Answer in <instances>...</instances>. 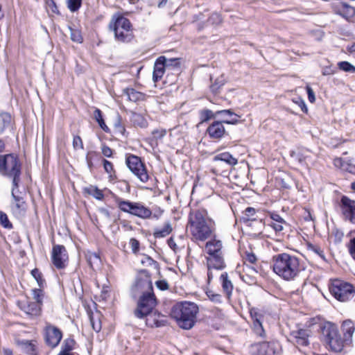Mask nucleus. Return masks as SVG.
<instances>
[{"mask_svg":"<svg viewBox=\"0 0 355 355\" xmlns=\"http://www.w3.org/2000/svg\"><path fill=\"white\" fill-rule=\"evenodd\" d=\"M355 323L350 319L343 320L340 332L338 326L331 322H325L320 326V340L329 351L340 354L353 347Z\"/></svg>","mask_w":355,"mask_h":355,"instance_id":"obj_1","label":"nucleus"},{"mask_svg":"<svg viewBox=\"0 0 355 355\" xmlns=\"http://www.w3.org/2000/svg\"><path fill=\"white\" fill-rule=\"evenodd\" d=\"M187 228L196 241L203 242L216 235V222L205 209L190 211Z\"/></svg>","mask_w":355,"mask_h":355,"instance_id":"obj_2","label":"nucleus"},{"mask_svg":"<svg viewBox=\"0 0 355 355\" xmlns=\"http://www.w3.org/2000/svg\"><path fill=\"white\" fill-rule=\"evenodd\" d=\"M272 271L286 282L295 281L305 270L303 261L295 255L280 253L272 259Z\"/></svg>","mask_w":355,"mask_h":355,"instance_id":"obj_3","label":"nucleus"},{"mask_svg":"<svg viewBox=\"0 0 355 355\" xmlns=\"http://www.w3.org/2000/svg\"><path fill=\"white\" fill-rule=\"evenodd\" d=\"M198 311L196 303L184 301L173 306L171 315L180 328L188 330L195 325Z\"/></svg>","mask_w":355,"mask_h":355,"instance_id":"obj_4","label":"nucleus"},{"mask_svg":"<svg viewBox=\"0 0 355 355\" xmlns=\"http://www.w3.org/2000/svg\"><path fill=\"white\" fill-rule=\"evenodd\" d=\"M22 171V163L15 153L0 154V175L12 179L14 189H18Z\"/></svg>","mask_w":355,"mask_h":355,"instance_id":"obj_5","label":"nucleus"},{"mask_svg":"<svg viewBox=\"0 0 355 355\" xmlns=\"http://www.w3.org/2000/svg\"><path fill=\"white\" fill-rule=\"evenodd\" d=\"M209 239L205 244L207 266L222 270L226 267L223 242L216 235Z\"/></svg>","mask_w":355,"mask_h":355,"instance_id":"obj_6","label":"nucleus"},{"mask_svg":"<svg viewBox=\"0 0 355 355\" xmlns=\"http://www.w3.org/2000/svg\"><path fill=\"white\" fill-rule=\"evenodd\" d=\"M110 27L114 31L115 40L119 42L128 43L134 39L132 25L130 21L123 16L113 18Z\"/></svg>","mask_w":355,"mask_h":355,"instance_id":"obj_7","label":"nucleus"},{"mask_svg":"<svg viewBox=\"0 0 355 355\" xmlns=\"http://www.w3.org/2000/svg\"><path fill=\"white\" fill-rule=\"evenodd\" d=\"M115 202L118 208L123 212L128 213L141 219H148L151 218L152 211L141 202H132L119 197L115 198Z\"/></svg>","mask_w":355,"mask_h":355,"instance_id":"obj_8","label":"nucleus"},{"mask_svg":"<svg viewBox=\"0 0 355 355\" xmlns=\"http://www.w3.org/2000/svg\"><path fill=\"white\" fill-rule=\"evenodd\" d=\"M329 289L335 299L343 302L350 300L355 295L354 286L341 279L332 280Z\"/></svg>","mask_w":355,"mask_h":355,"instance_id":"obj_9","label":"nucleus"},{"mask_svg":"<svg viewBox=\"0 0 355 355\" xmlns=\"http://www.w3.org/2000/svg\"><path fill=\"white\" fill-rule=\"evenodd\" d=\"M153 291V286L150 275L146 270H141L136 277L135 281L131 287V296L134 299L140 297Z\"/></svg>","mask_w":355,"mask_h":355,"instance_id":"obj_10","label":"nucleus"},{"mask_svg":"<svg viewBox=\"0 0 355 355\" xmlns=\"http://www.w3.org/2000/svg\"><path fill=\"white\" fill-rule=\"evenodd\" d=\"M252 355H280L282 347L277 340L255 343L250 346Z\"/></svg>","mask_w":355,"mask_h":355,"instance_id":"obj_11","label":"nucleus"},{"mask_svg":"<svg viewBox=\"0 0 355 355\" xmlns=\"http://www.w3.org/2000/svg\"><path fill=\"white\" fill-rule=\"evenodd\" d=\"M289 341L297 348H307L311 345V338L313 332L310 326H297V329L290 332Z\"/></svg>","mask_w":355,"mask_h":355,"instance_id":"obj_12","label":"nucleus"},{"mask_svg":"<svg viewBox=\"0 0 355 355\" xmlns=\"http://www.w3.org/2000/svg\"><path fill=\"white\" fill-rule=\"evenodd\" d=\"M157 304V300L153 291L141 295L138 298L137 308L134 311L135 317L140 319L144 318L145 315L152 312Z\"/></svg>","mask_w":355,"mask_h":355,"instance_id":"obj_13","label":"nucleus"},{"mask_svg":"<svg viewBox=\"0 0 355 355\" xmlns=\"http://www.w3.org/2000/svg\"><path fill=\"white\" fill-rule=\"evenodd\" d=\"M125 164L130 171L143 183L149 180V175L141 158L135 155H128L125 158Z\"/></svg>","mask_w":355,"mask_h":355,"instance_id":"obj_14","label":"nucleus"},{"mask_svg":"<svg viewBox=\"0 0 355 355\" xmlns=\"http://www.w3.org/2000/svg\"><path fill=\"white\" fill-rule=\"evenodd\" d=\"M63 337V333L60 329L50 323H47L44 329V340L45 344L50 348L57 347Z\"/></svg>","mask_w":355,"mask_h":355,"instance_id":"obj_15","label":"nucleus"},{"mask_svg":"<svg viewBox=\"0 0 355 355\" xmlns=\"http://www.w3.org/2000/svg\"><path fill=\"white\" fill-rule=\"evenodd\" d=\"M250 316L252 320V329L253 333L259 338H264L266 336L263 327L264 313L262 310L252 307L250 309Z\"/></svg>","mask_w":355,"mask_h":355,"instance_id":"obj_16","label":"nucleus"},{"mask_svg":"<svg viewBox=\"0 0 355 355\" xmlns=\"http://www.w3.org/2000/svg\"><path fill=\"white\" fill-rule=\"evenodd\" d=\"M51 261L53 266L58 270L67 267L69 261V256L66 248L62 245H54L51 252Z\"/></svg>","mask_w":355,"mask_h":355,"instance_id":"obj_17","label":"nucleus"},{"mask_svg":"<svg viewBox=\"0 0 355 355\" xmlns=\"http://www.w3.org/2000/svg\"><path fill=\"white\" fill-rule=\"evenodd\" d=\"M340 207L345 220L355 224V201L347 196H343Z\"/></svg>","mask_w":355,"mask_h":355,"instance_id":"obj_18","label":"nucleus"},{"mask_svg":"<svg viewBox=\"0 0 355 355\" xmlns=\"http://www.w3.org/2000/svg\"><path fill=\"white\" fill-rule=\"evenodd\" d=\"M146 324L149 327H160L167 324L168 320L166 316L158 312L152 311L150 313L145 315Z\"/></svg>","mask_w":355,"mask_h":355,"instance_id":"obj_19","label":"nucleus"},{"mask_svg":"<svg viewBox=\"0 0 355 355\" xmlns=\"http://www.w3.org/2000/svg\"><path fill=\"white\" fill-rule=\"evenodd\" d=\"M19 309L31 318L37 317L41 315L42 306L35 302L29 300L20 301L18 302Z\"/></svg>","mask_w":355,"mask_h":355,"instance_id":"obj_20","label":"nucleus"},{"mask_svg":"<svg viewBox=\"0 0 355 355\" xmlns=\"http://www.w3.org/2000/svg\"><path fill=\"white\" fill-rule=\"evenodd\" d=\"M335 14L338 15L347 20H349L355 15V8L345 2H339L332 6Z\"/></svg>","mask_w":355,"mask_h":355,"instance_id":"obj_21","label":"nucleus"},{"mask_svg":"<svg viewBox=\"0 0 355 355\" xmlns=\"http://www.w3.org/2000/svg\"><path fill=\"white\" fill-rule=\"evenodd\" d=\"M206 133L211 139L219 140L226 134L225 128L220 121H213L207 128Z\"/></svg>","mask_w":355,"mask_h":355,"instance_id":"obj_22","label":"nucleus"},{"mask_svg":"<svg viewBox=\"0 0 355 355\" xmlns=\"http://www.w3.org/2000/svg\"><path fill=\"white\" fill-rule=\"evenodd\" d=\"M333 164L335 167L355 175V159L352 158L343 159L336 157L334 159Z\"/></svg>","mask_w":355,"mask_h":355,"instance_id":"obj_23","label":"nucleus"},{"mask_svg":"<svg viewBox=\"0 0 355 355\" xmlns=\"http://www.w3.org/2000/svg\"><path fill=\"white\" fill-rule=\"evenodd\" d=\"M216 116H222L220 121L223 124L237 125L240 123L241 116L232 112V110H222L215 112Z\"/></svg>","mask_w":355,"mask_h":355,"instance_id":"obj_24","label":"nucleus"},{"mask_svg":"<svg viewBox=\"0 0 355 355\" xmlns=\"http://www.w3.org/2000/svg\"><path fill=\"white\" fill-rule=\"evenodd\" d=\"M164 56H159L155 61L153 73V80L155 83L159 81L165 71Z\"/></svg>","mask_w":355,"mask_h":355,"instance_id":"obj_25","label":"nucleus"},{"mask_svg":"<svg viewBox=\"0 0 355 355\" xmlns=\"http://www.w3.org/2000/svg\"><path fill=\"white\" fill-rule=\"evenodd\" d=\"M22 350L27 354L37 355L38 349L36 340H22L19 341Z\"/></svg>","mask_w":355,"mask_h":355,"instance_id":"obj_26","label":"nucleus"},{"mask_svg":"<svg viewBox=\"0 0 355 355\" xmlns=\"http://www.w3.org/2000/svg\"><path fill=\"white\" fill-rule=\"evenodd\" d=\"M220 280L224 293L228 298H230L234 287L232 282L229 279L228 275L226 272H223L220 275Z\"/></svg>","mask_w":355,"mask_h":355,"instance_id":"obj_27","label":"nucleus"},{"mask_svg":"<svg viewBox=\"0 0 355 355\" xmlns=\"http://www.w3.org/2000/svg\"><path fill=\"white\" fill-rule=\"evenodd\" d=\"M84 254L86 261L91 268L94 269L95 266L98 267L101 265V259L98 253L87 250L84 252Z\"/></svg>","mask_w":355,"mask_h":355,"instance_id":"obj_28","label":"nucleus"},{"mask_svg":"<svg viewBox=\"0 0 355 355\" xmlns=\"http://www.w3.org/2000/svg\"><path fill=\"white\" fill-rule=\"evenodd\" d=\"M123 94L128 96L129 101L132 102H138L144 101L145 94L142 92H138L133 88H125L123 89Z\"/></svg>","mask_w":355,"mask_h":355,"instance_id":"obj_29","label":"nucleus"},{"mask_svg":"<svg viewBox=\"0 0 355 355\" xmlns=\"http://www.w3.org/2000/svg\"><path fill=\"white\" fill-rule=\"evenodd\" d=\"M83 192L85 195L92 196L98 200H103L104 199V193L103 191L94 185H89L87 187H84Z\"/></svg>","mask_w":355,"mask_h":355,"instance_id":"obj_30","label":"nucleus"},{"mask_svg":"<svg viewBox=\"0 0 355 355\" xmlns=\"http://www.w3.org/2000/svg\"><path fill=\"white\" fill-rule=\"evenodd\" d=\"M173 231L171 222L168 220L166 222L162 228H155L153 232V236L155 239H161L169 235Z\"/></svg>","mask_w":355,"mask_h":355,"instance_id":"obj_31","label":"nucleus"},{"mask_svg":"<svg viewBox=\"0 0 355 355\" xmlns=\"http://www.w3.org/2000/svg\"><path fill=\"white\" fill-rule=\"evenodd\" d=\"M214 161H222L230 166H235L238 163L236 158L234 157L230 153L224 152L216 155L214 157Z\"/></svg>","mask_w":355,"mask_h":355,"instance_id":"obj_32","label":"nucleus"},{"mask_svg":"<svg viewBox=\"0 0 355 355\" xmlns=\"http://www.w3.org/2000/svg\"><path fill=\"white\" fill-rule=\"evenodd\" d=\"M74 345H75V340L73 338H66L62 345L61 350L58 354H61V355L73 354V353L71 352V351L73 349Z\"/></svg>","mask_w":355,"mask_h":355,"instance_id":"obj_33","label":"nucleus"},{"mask_svg":"<svg viewBox=\"0 0 355 355\" xmlns=\"http://www.w3.org/2000/svg\"><path fill=\"white\" fill-rule=\"evenodd\" d=\"M131 121L135 125L140 128H146L148 126V121L146 118L139 113L133 112L131 115Z\"/></svg>","mask_w":355,"mask_h":355,"instance_id":"obj_34","label":"nucleus"},{"mask_svg":"<svg viewBox=\"0 0 355 355\" xmlns=\"http://www.w3.org/2000/svg\"><path fill=\"white\" fill-rule=\"evenodd\" d=\"M94 118L96 121V122L98 123L100 128L105 131V132H110V130L107 127V125L105 124L103 116L101 110L98 108H96L94 112Z\"/></svg>","mask_w":355,"mask_h":355,"instance_id":"obj_35","label":"nucleus"},{"mask_svg":"<svg viewBox=\"0 0 355 355\" xmlns=\"http://www.w3.org/2000/svg\"><path fill=\"white\" fill-rule=\"evenodd\" d=\"M12 116L8 112L0 113V134L10 125Z\"/></svg>","mask_w":355,"mask_h":355,"instance_id":"obj_36","label":"nucleus"},{"mask_svg":"<svg viewBox=\"0 0 355 355\" xmlns=\"http://www.w3.org/2000/svg\"><path fill=\"white\" fill-rule=\"evenodd\" d=\"M103 164L105 171L108 174L110 180H114L116 179V171L114 168L113 164L105 159H103Z\"/></svg>","mask_w":355,"mask_h":355,"instance_id":"obj_37","label":"nucleus"},{"mask_svg":"<svg viewBox=\"0 0 355 355\" xmlns=\"http://www.w3.org/2000/svg\"><path fill=\"white\" fill-rule=\"evenodd\" d=\"M33 278L36 280L39 288H44L46 286V282L42 272L37 268H34L31 272Z\"/></svg>","mask_w":355,"mask_h":355,"instance_id":"obj_38","label":"nucleus"},{"mask_svg":"<svg viewBox=\"0 0 355 355\" xmlns=\"http://www.w3.org/2000/svg\"><path fill=\"white\" fill-rule=\"evenodd\" d=\"M256 209L254 207H248L243 211V216H242L241 220L243 223H248L249 221H254L256 220L255 215H256Z\"/></svg>","mask_w":355,"mask_h":355,"instance_id":"obj_39","label":"nucleus"},{"mask_svg":"<svg viewBox=\"0 0 355 355\" xmlns=\"http://www.w3.org/2000/svg\"><path fill=\"white\" fill-rule=\"evenodd\" d=\"M225 80L223 76H220L215 79L214 83L210 85V90L214 94L219 92L220 89L225 85Z\"/></svg>","mask_w":355,"mask_h":355,"instance_id":"obj_40","label":"nucleus"},{"mask_svg":"<svg viewBox=\"0 0 355 355\" xmlns=\"http://www.w3.org/2000/svg\"><path fill=\"white\" fill-rule=\"evenodd\" d=\"M16 189H14V187H12V198H14L15 201V207L17 209V210L21 212V211H26V202L24 200L23 198L19 196H16L15 194V190Z\"/></svg>","mask_w":355,"mask_h":355,"instance_id":"obj_41","label":"nucleus"},{"mask_svg":"<svg viewBox=\"0 0 355 355\" xmlns=\"http://www.w3.org/2000/svg\"><path fill=\"white\" fill-rule=\"evenodd\" d=\"M291 157H292L295 161L298 163L303 164L306 162V159L308 156L305 154L304 150H301L299 151H291L290 153Z\"/></svg>","mask_w":355,"mask_h":355,"instance_id":"obj_42","label":"nucleus"},{"mask_svg":"<svg viewBox=\"0 0 355 355\" xmlns=\"http://www.w3.org/2000/svg\"><path fill=\"white\" fill-rule=\"evenodd\" d=\"M32 295H33V300H35V302L42 306L43 299L44 297V288H38L33 289Z\"/></svg>","mask_w":355,"mask_h":355,"instance_id":"obj_43","label":"nucleus"},{"mask_svg":"<svg viewBox=\"0 0 355 355\" xmlns=\"http://www.w3.org/2000/svg\"><path fill=\"white\" fill-rule=\"evenodd\" d=\"M165 63L164 67L166 69H178L180 67V58H166L164 56Z\"/></svg>","mask_w":355,"mask_h":355,"instance_id":"obj_44","label":"nucleus"},{"mask_svg":"<svg viewBox=\"0 0 355 355\" xmlns=\"http://www.w3.org/2000/svg\"><path fill=\"white\" fill-rule=\"evenodd\" d=\"M71 40L76 43L81 44L83 42L81 31L79 29L69 27Z\"/></svg>","mask_w":355,"mask_h":355,"instance_id":"obj_45","label":"nucleus"},{"mask_svg":"<svg viewBox=\"0 0 355 355\" xmlns=\"http://www.w3.org/2000/svg\"><path fill=\"white\" fill-rule=\"evenodd\" d=\"M114 127L116 133H119L121 135L125 136L126 132L125 128L122 123V119L119 114H118L116 118Z\"/></svg>","mask_w":355,"mask_h":355,"instance_id":"obj_46","label":"nucleus"},{"mask_svg":"<svg viewBox=\"0 0 355 355\" xmlns=\"http://www.w3.org/2000/svg\"><path fill=\"white\" fill-rule=\"evenodd\" d=\"M341 71L349 73L355 72V67L347 61H341L338 62V68Z\"/></svg>","mask_w":355,"mask_h":355,"instance_id":"obj_47","label":"nucleus"},{"mask_svg":"<svg viewBox=\"0 0 355 355\" xmlns=\"http://www.w3.org/2000/svg\"><path fill=\"white\" fill-rule=\"evenodd\" d=\"M199 116L200 122L203 123L207 121L211 118L216 116L215 114H213L212 111L208 109H204L199 112Z\"/></svg>","mask_w":355,"mask_h":355,"instance_id":"obj_48","label":"nucleus"},{"mask_svg":"<svg viewBox=\"0 0 355 355\" xmlns=\"http://www.w3.org/2000/svg\"><path fill=\"white\" fill-rule=\"evenodd\" d=\"M0 224L6 229H12V225L10 222L7 214L1 211H0Z\"/></svg>","mask_w":355,"mask_h":355,"instance_id":"obj_49","label":"nucleus"},{"mask_svg":"<svg viewBox=\"0 0 355 355\" xmlns=\"http://www.w3.org/2000/svg\"><path fill=\"white\" fill-rule=\"evenodd\" d=\"M82 5V0H67V7L71 12L79 10Z\"/></svg>","mask_w":355,"mask_h":355,"instance_id":"obj_50","label":"nucleus"},{"mask_svg":"<svg viewBox=\"0 0 355 355\" xmlns=\"http://www.w3.org/2000/svg\"><path fill=\"white\" fill-rule=\"evenodd\" d=\"M207 22L211 25H218L222 22L221 16L216 12L212 13L208 18Z\"/></svg>","mask_w":355,"mask_h":355,"instance_id":"obj_51","label":"nucleus"},{"mask_svg":"<svg viewBox=\"0 0 355 355\" xmlns=\"http://www.w3.org/2000/svg\"><path fill=\"white\" fill-rule=\"evenodd\" d=\"M308 248H309V250L313 251L314 253L318 254L322 259H324V260L325 259L324 251L321 249L320 247L315 245L309 244L308 245Z\"/></svg>","mask_w":355,"mask_h":355,"instance_id":"obj_52","label":"nucleus"},{"mask_svg":"<svg viewBox=\"0 0 355 355\" xmlns=\"http://www.w3.org/2000/svg\"><path fill=\"white\" fill-rule=\"evenodd\" d=\"M206 294L209 299L215 303H221L222 298L221 295L217 293H214L212 291H208Z\"/></svg>","mask_w":355,"mask_h":355,"instance_id":"obj_53","label":"nucleus"},{"mask_svg":"<svg viewBox=\"0 0 355 355\" xmlns=\"http://www.w3.org/2000/svg\"><path fill=\"white\" fill-rule=\"evenodd\" d=\"M73 147L75 150L83 149V142L81 137L78 135H76L73 139Z\"/></svg>","mask_w":355,"mask_h":355,"instance_id":"obj_54","label":"nucleus"},{"mask_svg":"<svg viewBox=\"0 0 355 355\" xmlns=\"http://www.w3.org/2000/svg\"><path fill=\"white\" fill-rule=\"evenodd\" d=\"M97 156H98V153L96 151L88 152V153L86 156V161H87V166L90 169H92L94 166L92 159Z\"/></svg>","mask_w":355,"mask_h":355,"instance_id":"obj_55","label":"nucleus"},{"mask_svg":"<svg viewBox=\"0 0 355 355\" xmlns=\"http://www.w3.org/2000/svg\"><path fill=\"white\" fill-rule=\"evenodd\" d=\"M337 71V67L333 65L326 66L322 68V73L323 76L333 75Z\"/></svg>","mask_w":355,"mask_h":355,"instance_id":"obj_56","label":"nucleus"},{"mask_svg":"<svg viewBox=\"0 0 355 355\" xmlns=\"http://www.w3.org/2000/svg\"><path fill=\"white\" fill-rule=\"evenodd\" d=\"M166 134V131L164 129H156L152 132L153 139L155 140L162 139Z\"/></svg>","mask_w":355,"mask_h":355,"instance_id":"obj_57","label":"nucleus"},{"mask_svg":"<svg viewBox=\"0 0 355 355\" xmlns=\"http://www.w3.org/2000/svg\"><path fill=\"white\" fill-rule=\"evenodd\" d=\"M287 224H282L277 222H270L268 225L270 226L276 232V234H280L284 230V225Z\"/></svg>","mask_w":355,"mask_h":355,"instance_id":"obj_58","label":"nucleus"},{"mask_svg":"<svg viewBox=\"0 0 355 355\" xmlns=\"http://www.w3.org/2000/svg\"><path fill=\"white\" fill-rule=\"evenodd\" d=\"M270 218L272 220L271 222H277L282 224H287L284 219L277 213L271 212L270 214Z\"/></svg>","mask_w":355,"mask_h":355,"instance_id":"obj_59","label":"nucleus"},{"mask_svg":"<svg viewBox=\"0 0 355 355\" xmlns=\"http://www.w3.org/2000/svg\"><path fill=\"white\" fill-rule=\"evenodd\" d=\"M129 243L130 245L132 252L134 254H137L139 250V241L135 238H132L130 239Z\"/></svg>","mask_w":355,"mask_h":355,"instance_id":"obj_60","label":"nucleus"},{"mask_svg":"<svg viewBox=\"0 0 355 355\" xmlns=\"http://www.w3.org/2000/svg\"><path fill=\"white\" fill-rule=\"evenodd\" d=\"M349 253L352 257L355 259V237L350 239L349 243L347 245Z\"/></svg>","mask_w":355,"mask_h":355,"instance_id":"obj_61","label":"nucleus"},{"mask_svg":"<svg viewBox=\"0 0 355 355\" xmlns=\"http://www.w3.org/2000/svg\"><path fill=\"white\" fill-rule=\"evenodd\" d=\"M293 102L295 103H296L301 109V110L304 112V113H307L308 112V108L306 107V105L304 102V101L301 98H296L295 100H293Z\"/></svg>","mask_w":355,"mask_h":355,"instance_id":"obj_62","label":"nucleus"},{"mask_svg":"<svg viewBox=\"0 0 355 355\" xmlns=\"http://www.w3.org/2000/svg\"><path fill=\"white\" fill-rule=\"evenodd\" d=\"M101 153L106 157H112L113 155V150L111 149L106 144H103L101 146Z\"/></svg>","mask_w":355,"mask_h":355,"instance_id":"obj_63","label":"nucleus"},{"mask_svg":"<svg viewBox=\"0 0 355 355\" xmlns=\"http://www.w3.org/2000/svg\"><path fill=\"white\" fill-rule=\"evenodd\" d=\"M306 90L307 92L308 99H309V102L312 103H314L315 101V94H314L313 90L309 85L306 86Z\"/></svg>","mask_w":355,"mask_h":355,"instance_id":"obj_64","label":"nucleus"}]
</instances>
